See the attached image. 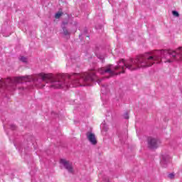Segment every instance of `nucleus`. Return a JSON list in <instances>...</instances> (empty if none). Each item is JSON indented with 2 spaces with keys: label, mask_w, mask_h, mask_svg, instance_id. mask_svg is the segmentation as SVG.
I'll return each mask as SVG.
<instances>
[{
  "label": "nucleus",
  "mask_w": 182,
  "mask_h": 182,
  "mask_svg": "<svg viewBox=\"0 0 182 182\" xmlns=\"http://www.w3.org/2000/svg\"><path fill=\"white\" fill-rule=\"evenodd\" d=\"M182 61V47L173 50H161L151 53H146L144 55H138L135 58H131L128 61L121 59L118 65L114 67L112 65L98 70L99 73L105 75L109 73L110 76L124 73V69L129 70H137V69H146L154 65V63H171L173 62Z\"/></svg>",
  "instance_id": "nucleus-1"
},
{
  "label": "nucleus",
  "mask_w": 182,
  "mask_h": 182,
  "mask_svg": "<svg viewBox=\"0 0 182 182\" xmlns=\"http://www.w3.org/2000/svg\"><path fill=\"white\" fill-rule=\"evenodd\" d=\"M69 79L74 87L76 86H90V83L97 79L95 71L83 73L81 74L74 73L69 75Z\"/></svg>",
  "instance_id": "nucleus-2"
},
{
  "label": "nucleus",
  "mask_w": 182,
  "mask_h": 182,
  "mask_svg": "<svg viewBox=\"0 0 182 182\" xmlns=\"http://www.w3.org/2000/svg\"><path fill=\"white\" fill-rule=\"evenodd\" d=\"M38 77H40L41 80L46 83H49V82H51V87H53L54 89L69 87V85L65 82V78L62 75L53 77V75L50 73H40L38 75Z\"/></svg>",
  "instance_id": "nucleus-3"
},
{
  "label": "nucleus",
  "mask_w": 182,
  "mask_h": 182,
  "mask_svg": "<svg viewBox=\"0 0 182 182\" xmlns=\"http://www.w3.org/2000/svg\"><path fill=\"white\" fill-rule=\"evenodd\" d=\"M23 82H29V76L18 77L14 79L7 78L0 81V89L5 87H15L16 84L22 83Z\"/></svg>",
  "instance_id": "nucleus-4"
},
{
  "label": "nucleus",
  "mask_w": 182,
  "mask_h": 182,
  "mask_svg": "<svg viewBox=\"0 0 182 182\" xmlns=\"http://www.w3.org/2000/svg\"><path fill=\"white\" fill-rule=\"evenodd\" d=\"M60 164L61 166H63L65 169L68 171V173H73L75 170L73 169V166L72 165V163L65 159H62L60 160Z\"/></svg>",
  "instance_id": "nucleus-5"
},
{
  "label": "nucleus",
  "mask_w": 182,
  "mask_h": 182,
  "mask_svg": "<svg viewBox=\"0 0 182 182\" xmlns=\"http://www.w3.org/2000/svg\"><path fill=\"white\" fill-rule=\"evenodd\" d=\"M161 143L159 139L156 138L150 137L148 139V146L149 149H157Z\"/></svg>",
  "instance_id": "nucleus-6"
},
{
  "label": "nucleus",
  "mask_w": 182,
  "mask_h": 182,
  "mask_svg": "<svg viewBox=\"0 0 182 182\" xmlns=\"http://www.w3.org/2000/svg\"><path fill=\"white\" fill-rule=\"evenodd\" d=\"M170 160V155L167 154H164L161 155V164L162 167H167V164H168Z\"/></svg>",
  "instance_id": "nucleus-7"
},
{
  "label": "nucleus",
  "mask_w": 182,
  "mask_h": 182,
  "mask_svg": "<svg viewBox=\"0 0 182 182\" xmlns=\"http://www.w3.org/2000/svg\"><path fill=\"white\" fill-rule=\"evenodd\" d=\"M87 139L92 144L93 146L97 144V140L96 139V136L95 134L92 132H87Z\"/></svg>",
  "instance_id": "nucleus-8"
},
{
  "label": "nucleus",
  "mask_w": 182,
  "mask_h": 182,
  "mask_svg": "<svg viewBox=\"0 0 182 182\" xmlns=\"http://www.w3.org/2000/svg\"><path fill=\"white\" fill-rule=\"evenodd\" d=\"M19 59L21 62H23L24 63H26V62H28V58L26 57L21 56Z\"/></svg>",
  "instance_id": "nucleus-9"
},
{
  "label": "nucleus",
  "mask_w": 182,
  "mask_h": 182,
  "mask_svg": "<svg viewBox=\"0 0 182 182\" xmlns=\"http://www.w3.org/2000/svg\"><path fill=\"white\" fill-rule=\"evenodd\" d=\"M63 14L60 11L58 12L55 16V19H59V18H60Z\"/></svg>",
  "instance_id": "nucleus-10"
},
{
  "label": "nucleus",
  "mask_w": 182,
  "mask_h": 182,
  "mask_svg": "<svg viewBox=\"0 0 182 182\" xmlns=\"http://www.w3.org/2000/svg\"><path fill=\"white\" fill-rule=\"evenodd\" d=\"M63 35H65V36H69V35H70V33H69V31L66 28H64Z\"/></svg>",
  "instance_id": "nucleus-11"
},
{
  "label": "nucleus",
  "mask_w": 182,
  "mask_h": 182,
  "mask_svg": "<svg viewBox=\"0 0 182 182\" xmlns=\"http://www.w3.org/2000/svg\"><path fill=\"white\" fill-rule=\"evenodd\" d=\"M172 15H173V16H176V18H178V16H180V14H178V12L176 11H172Z\"/></svg>",
  "instance_id": "nucleus-12"
},
{
  "label": "nucleus",
  "mask_w": 182,
  "mask_h": 182,
  "mask_svg": "<svg viewBox=\"0 0 182 182\" xmlns=\"http://www.w3.org/2000/svg\"><path fill=\"white\" fill-rule=\"evenodd\" d=\"M168 177V178H174V173H170Z\"/></svg>",
  "instance_id": "nucleus-13"
},
{
  "label": "nucleus",
  "mask_w": 182,
  "mask_h": 182,
  "mask_svg": "<svg viewBox=\"0 0 182 182\" xmlns=\"http://www.w3.org/2000/svg\"><path fill=\"white\" fill-rule=\"evenodd\" d=\"M125 119H129V116L127 114Z\"/></svg>",
  "instance_id": "nucleus-14"
},
{
  "label": "nucleus",
  "mask_w": 182,
  "mask_h": 182,
  "mask_svg": "<svg viewBox=\"0 0 182 182\" xmlns=\"http://www.w3.org/2000/svg\"><path fill=\"white\" fill-rule=\"evenodd\" d=\"M103 126H104V124H102V125H101V127H102V129H103Z\"/></svg>",
  "instance_id": "nucleus-15"
}]
</instances>
